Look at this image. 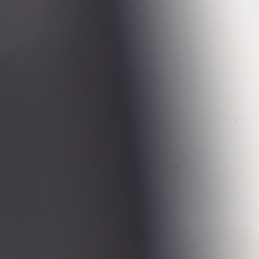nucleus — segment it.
I'll use <instances>...</instances> for the list:
<instances>
[{
    "instance_id": "obj_3",
    "label": "nucleus",
    "mask_w": 259,
    "mask_h": 259,
    "mask_svg": "<svg viewBox=\"0 0 259 259\" xmlns=\"http://www.w3.org/2000/svg\"><path fill=\"white\" fill-rule=\"evenodd\" d=\"M98 87L100 86V83H102V82H100V81H98Z\"/></svg>"
},
{
    "instance_id": "obj_1",
    "label": "nucleus",
    "mask_w": 259,
    "mask_h": 259,
    "mask_svg": "<svg viewBox=\"0 0 259 259\" xmlns=\"http://www.w3.org/2000/svg\"><path fill=\"white\" fill-rule=\"evenodd\" d=\"M130 63L127 61L122 62L120 64L121 70L124 72H130L132 69L130 68Z\"/></svg>"
},
{
    "instance_id": "obj_4",
    "label": "nucleus",
    "mask_w": 259,
    "mask_h": 259,
    "mask_svg": "<svg viewBox=\"0 0 259 259\" xmlns=\"http://www.w3.org/2000/svg\"><path fill=\"white\" fill-rule=\"evenodd\" d=\"M132 70H133V71H135V67H133V69H132Z\"/></svg>"
},
{
    "instance_id": "obj_2",
    "label": "nucleus",
    "mask_w": 259,
    "mask_h": 259,
    "mask_svg": "<svg viewBox=\"0 0 259 259\" xmlns=\"http://www.w3.org/2000/svg\"><path fill=\"white\" fill-rule=\"evenodd\" d=\"M74 81H76V80H74ZM83 81H89V80H84ZM96 81H107V80H102V79H100V76L98 75V80H96ZM108 81H116V80H108Z\"/></svg>"
}]
</instances>
